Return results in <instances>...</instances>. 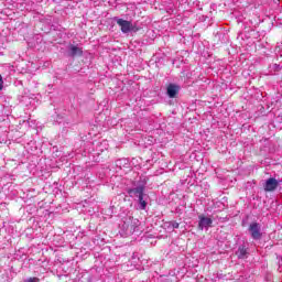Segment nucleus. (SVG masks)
<instances>
[{
	"mask_svg": "<svg viewBox=\"0 0 282 282\" xmlns=\"http://www.w3.org/2000/svg\"><path fill=\"white\" fill-rule=\"evenodd\" d=\"M130 195H133L138 199L144 197V187H135L134 189H131Z\"/></svg>",
	"mask_w": 282,
	"mask_h": 282,
	"instance_id": "nucleus-8",
	"label": "nucleus"
},
{
	"mask_svg": "<svg viewBox=\"0 0 282 282\" xmlns=\"http://www.w3.org/2000/svg\"><path fill=\"white\" fill-rule=\"evenodd\" d=\"M139 224H140V220L135 218H129L128 220L123 221L122 229L124 230L126 235H133Z\"/></svg>",
	"mask_w": 282,
	"mask_h": 282,
	"instance_id": "nucleus-1",
	"label": "nucleus"
},
{
	"mask_svg": "<svg viewBox=\"0 0 282 282\" xmlns=\"http://www.w3.org/2000/svg\"><path fill=\"white\" fill-rule=\"evenodd\" d=\"M276 186H279V181L271 177V178L267 180V182L264 184V191H267V192L275 191Z\"/></svg>",
	"mask_w": 282,
	"mask_h": 282,
	"instance_id": "nucleus-5",
	"label": "nucleus"
},
{
	"mask_svg": "<svg viewBox=\"0 0 282 282\" xmlns=\"http://www.w3.org/2000/svg\"><path fill=\"white\" fill-rule=\"evenodd\" d=\"M177 91H180V88L173 84H170L167 86V96L170 98H175V96H177Z\"/></svg>",
	"mask_w": 282,
	"mask_h": 282,
	"instance_id": "nucleus-7",
	"label": "nucleus"
},
{
	"mask_svg": "<svg viewBox=\"0 0 282 282\" xmlns=\"http://www.w3.org/2000/svg\"><path fill=\"white\" fill-rule=\"evenodd\" d=\"M172 228H180V223H173Z\"/></svg>",
	"mask_w": 282,
	"mask_h": 282,
	"instance_id": "nucleus-13",
	"label": "nucleus"
},
{
	"mask_svg": "<svg viewBox=\"0 0 282 282\" xmlns=\"http://www.w3.org/2000/svg\"><path fill=\"white\" fill-rule=\"evenodd\" d=\"M69 56H83V48L76 46V45H69Z\"/></svg>",
	"mask_w": 282,
	"mask_h": 282,
	"instance_id": "nucleus-6",
	"label": "nucleus"
},
{
	"mask_svg": "<svg viewBox=\"0 0 282 282\" xmlns=\"http://www.w3.org/2000/svg\"><path fill=\"white\" fill-rule=\"evenodd\" d=\"M249 232L252 239H259L261 237V225L258 223H251L249 226Z\"/></svg>",
	"mask_w": 282,
	"mask_h": 282,
	"instance_id": "nucleus-2",
	"label": "nucleus"
},
{
	"mask_svg": "<svg viewBox=\"0 0 282 282\" xmlns=\"http://www.w3.org/2000/svg\"><path fill=\"white\" fill-rule=\"evenodd\" d=\"M26 282H39L37 278H30L29 280H26Z\"/></svg>",
	"mask_w": 282,
	"mask_h": 282,
	"instance_id": "nucleus-12",
	"label": "nucleus"
},
{
	"mask_svg": "<svg viewBox=\"0 0 282 282\" xmlns=\"http://www.w3.org/2000/svg\"><path fill=\"white\" fill-rule=\"evenodd\" d=\"M246 254H248L246 247H239L237 251L238 259H246Z\"/></svg>",
	"mask_w": 282,
	"mask_h": 282,
	"instance_id": "nucleus-9",
	"label": "nucleus"
},
{
	"mask_svg": "<svg viewBox=\"0 0 282 282\" xmlns=\"http://www.w3.org/2000/svg\"><path fill=\"white\" fill-rule=\"evenodd\" d=\"M3 89V77L0 75V91Z\"/></svg>",
	"mask_w": 282,
	"mask_h": 282,
	"instance_id": "nucleus-11",
	"label": "nucleus"
},
{
	"mask_svg": "<svg viewBox=\"0 0 282 282\" xmlns=\"http://www.w3.org/2000/svg\"><path fill=\"white\" fill-rule=\"evenodd\" d=\"M139 199V204L141 206V210H144V208H147V202L144 200V196H142L141 198H138Z\"/></svg>",
	"mask_w": 282,
	"mask_h": 282,
	"instance_id": "nucleus-10",
	"label": "nucleus"
},
{
	"mask_svg": "<svg viewBox=\"0 0 282 282\" xmlns=\"http://www.w3.org/2000/svg\"><path fill=\"white\" fill-rule=\"evenodd\" d=\"M117 23L119 26H121V32H123V34H128V32H131V30H133V24H131V22L127 20L119 19L117 20Z\"/></svg>",
	"mask_w": 282,
	"mask_h": 282,
	"instance_id": "nucleus-3",
	"label": "nucleus"
},
{
	"mask_svg": "<svg viewBox=\"0 0 282 282\" xmlns=\"http://www.w3.org/2000/svg\"><path fill=\"white\" fill-rule=\"evenodd\" d=\"M199 223L198 228L199 230H204V228H210L213 226V219L205 217V216H198Z\"/></svg>",
	"mask_w": 282,
	"mask_h": 282,
	"instance_id": "nucleus-4",
	"label": "nucleus"
}]
</instances>
